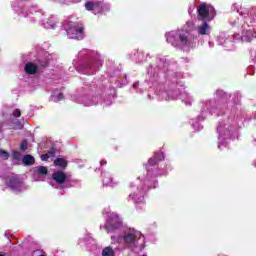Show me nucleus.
<instances>
[{"instance_id":"nucleus-1","label":"nucleus","mask_w":256,"mask_h":256,"mask_svg":"<svg viewBox=\"0 0 256 256\" xmlns=\"http://www.w3.org/2000/svg\"><path fill=\"white\" fill-rule=\"evenodd\" d=\"M137 235H138L137 231L135 230H131L124 233L123 235L124 244L127 245L128 247H131V245H135V243H137L138 241Z\"/></svg>"},{"instance_id":"nucleus-2","label":"nucleus","mask_w":256,"mask_h":256,"mask_svg":"<svg viewBox=\"0 0 256 256\" xmlns=\"http://www.w3.org/2000/svg\"><path fill=\"white\" fill-rule=\"evenodd\" d=\"M52 179L58 185H63L67 181V174L62 170H58L52 174Z\"/></svg>"},{"instance_id":"nucleus-3","label":"nucleus","mask_w":256,"mask_h":256,"mask_svg":"<svg viewBox=\"0 0 256 256\" xmlns=\"http://www.w3.org/2000/svg\"><path fill=\"white\" fill-rule=\"evenodd\" d=\"M116 221L110 222L106 224V230L109 233V231H117V229H121L123 227V222H121V219H119V216H115Z\"/></svg>"},{"instance_id":"nucleus-4","label":"nucleus","mask_w":256,"mask_h":256,"mask_svg":"<svg viewBox=\"0 0 256 256\" xmlns=\"http://www.w3.org/2000/svg\"><path fill=\"white\" fill-rule=\"evenodd\" d=\"M85 9L86 11H95V9L101 11V9H103V4L99 1H88L85 3Z\"/></svg>"},{"instance_id":"nucleus-5","label":"nucleus","mask_w":256,"mask_h":256,"mask_svg":"<svg viewBox=\"0 0 256 256\" xmlns=\"http://www.w3.org/2000/svg\"><path fill=\"white\" fill-rule=\"evenodd\" d=\"M24 71L27 75H35L36 73H39V68L34 63L28 62L24 67Z\"/></svg>"},{"instance_id":"nucleus-6","label":"nucleus","mask_w":256,"mask_h":256,"mask_svg":"<svg viewBox=\"0 0 256 256\" xmlns=\"http://www.w3.org/2000/svg\"><path fill=\"white\" fill-rule=\"evenodd\" d=\"M197 13L201 19H207V17H209V8H207L205 4H200Z\"/></svg>"},{"instance_id":"nucleus-7","label":"nucleus","mask_w":256,"mask_h":256,"mask_svg":"<svg viewBox=\"0 0 256 256\" xmlns=\"http://www.w3.org/2000/svg\"><path fill=\"white\" fill-rule=\"evenodd\" d=\"M7 185L10 189H19V187H21V180L19 177L13 176L9 179Z\"/></svg>"},{"instance_id":"nucleus-8","label":"nucleus","mask_w":256,"mask_h":256,"mask_svg":"<svg viewBox=\"0 0 256 256\" xmlns=\"http://www.w3.org/2000/svg\"><path fill=\"white\" fill-rule=\"evenodd\" d=\"M85 28L83 26L74 25L69 28L68 33H73L74 35H83Z\"/></svg>"},{"instance_id":"nucleus-9","label":"nucleus","mask_w":256,"mask_h":256,"mask_svg":"<svg viewBox=\"0 0 256 256\" xmlns=\"http://www.w3.org/2000/svg\"><path fill=\"white\" fill-rule=\"evenodd\" d=\"M22 163H24V165H26L27 167H31V165H35V157L27 154L23 157Z\"/></svg>"},{"instance_id":"nucleus-10","label":"nucleus","mask_w":256,"mask_h":256,"mask_svg":"<svg viewBox=\"0 0 256 256\" xmlns=\"http://www.w3.org/2000/svg\"><path fill=\"white\" fill-rule=\"evenodd\" d=\"M54 165L55 167H61V169H67V165H69V163L64 158H56L54 160Z\"/></svg>"},{"instance_id":"nucleus-11","label":"nucleus","mask_w":256,"mask_h":256,"mask_svg":"<svg viewBox=\"0 0 256 256\" xmlns=\"http://www.w3.org/2000/svg\"><path fill=\"white\" fill-rule=\"evenodd\" d=\"M197 31L199 35H207V31H209V24L207 22H203L202 25L197 27Z\"/></svg>"},{"instance_id":"nucleus-12","label":"nucleus","mask_w":256,"mask_h":256,"mask_svg":"<svg viewBox=\"0 0 256 256\" xmlns=\"http://www.w3.org/2000/svg\"><path fill=\"white\" fill-rule=\"evenodd\" d=\"M102 256H115V251L113 247L107 246L102 250Z\"/></svg>"},{"instance_id":"nucleus-13","label":"nucleus","mask_w":256,"mask_h":256,"mask_svg":"<svg viewBox=\"0 0 256 256\" xmlns=\"http://www.w3.org/2000/svg\"><path fill=\"white\" fill-rule=\"evenodd\" d=\"M179 41L181 45H187L189 43V36L185 33L179 34Z\"/></svg>"},{"instance_id":"nucleus-14","label":"nucleus","mask_w":256,"mask_h":256,"mask_svg":"<svg viewBox=\"0 0 256 256\" xmlns=\"http://www.w3.org/2000/svg\"><path fill=\"white\" fill-rule=\"evenodd\" d=\"M38 175H47L49 173V170L45 166H39L37 167Z\"/></svg>"},{"instance_id":"nucleus-15","label":"nucleus","mask_w":256,"mask_h":256,"mask_svg":"<svg viewBox=\"0 0 256 256\" xmlns=\"http://www.w3.org/2000/svg\"><path fill=\"white\" fill-rule=\"evenodd\" d=\"M29 147V143L27 140H23L20 144V151H27V148Z\"/></svg>"},{"instance_id":"nucleus-16","label":"nucleus","mask_w":256,"mask_h":256,"mask_svg":"<svg viewBox=\"0 0 256 256\" xmlns=\"http://www.w3.org/2000/svg\"><path fill=\"white\" fill-rule=\"evenodd\" d=\"M154 158L158 161H163V159H165V156L163 155V152H156Z\"/></svg>"},{"instance_id":"nucleus-17","label":"nucleus","mask_w":256,"mask_h":256,"mask_svg":"<svg viewBox=\"0 0 256 256\" xmlns=\"http://www.w3.org/2000/svg\"><path fill=\"white\" fill-rule=\"evenodd\" d=\"M159 161L157 160V158H155V156H153L152 158H150L148 160V165H150V167H155V164L158 163Z\"/></svg>"},{"instance_id":"nucleus-18","label":"nucleus","mask_w":256,"mask_h":256,"mask_svg":"<svg viewBox=\"0 0 256 256\" xmlns=\"http://www.w3.org/2000/svg\"><path fill=\"white\" fill-rule=\"evenodd\" d=\"M12 157L16 161H19L21 159V153L19 151H15V152L12 153Z\"/></svg>"},{"instance_id":"nucleus-19","label":"nucleus","mask_w":256,"mask_h":256,"mask_svg":"<svg viewBox=\"0 0 256 256\" xmlns=\"http://www.w3.org/2000/svg\"><path fill=\"white\" fill-rule=\"evenodd\" d=\"M0 155L3 157V159H9V152L5 150H0Z\"/></svg>"},{"instance_id":"nucleus-20","label":"nucleus","mask_w":256,"mask_h":256,"mask_svg":"<svg viewBox=\"0 0 256 256\" xmlns=\"http://www.w3.org/2000/svg\"><path fill=\"white\" fill-rule=\"evenodd\" d=\"M56 153L55 148H51L46 154L49 157V159H51V157H53Z\"/></svg>"},{"instance_id":"nucleus-21","label":"nucleus","mask_w":256,"mask_h":256,"mask_svg":"<svg viewBox=\"0 0 256 256\" xmlns=\"http://www.w3.org/2000/svg\"><path fill=\"white\" fill-rule=\"evenodd\" d=\"M33 255H36V256H47V254H45V251H43V250H36V251H34Z\"/></svg>"},{"instance_id":"nucleus-22","label":"nucleus","mask_w":256,"mask_h":256,"mask_svg":"<svg viewBox=\"0 0 256 256\" xmlns=\"http://www.w3.org/2000/svg\"><path fill=\"white\" fill-rule=\"evenodd\" d=\"M13 117H16V118L21 117V110L15 109V110L13 111Z\"/></svg>"},{"instance_id":"nucleus-23","label":"nucleus","mask_w":256,"mask_h":256,"mask_svg":"<svg viewBox=\"0 0 256 256\" xmlns=\"http://www.w3.org/2000/svg\"><path fill=\"white\" fill-rule=\"evenodd\" d=\"M48 159H49V156L47 155V153L41 155V161H48Z\"/></svg>"},{"instance_id":"nucleus-24","label":"nucleus","mask_w":256,"mask_h":256,"mask_svg":"<svg viewBox=\"0 0 256 256\" xmlns=\"http://www.w3.org/2000/svg\"><path fill=\"white\" fill-rule=\"evenodd\" d=\"M64 97L65 96L63 95V93H59L57 96V99H58V101H63Z\"/></svg>"},{"instance_id":"nucleus-25","label":"nucleus","mask_w":256,"mask_h":256,"mask_svg":"<svg viewBox=\"0 0 256 256\" xmlns=\"http://www.w3.org/2000/svg\"><path fill=\"white\" fill-rule=\"evenodd\" d=\"M100 165H101V166L107 165V161H106V160H101V161H100Z\"/></svg>"},{"instance_id":"nucleus-26","label":"nucleus","mask_w":256,"mask_h":256,"mask_svg":"<svg viewBox=\"0 0 256 256\" xmlns=\"http://www.w3.org/2000/svg\"><path fill=\"white\" fill-rule=\"evenodd\" d=\"M41 67H43V69H45V67H47V63L41 64Z\"/></svg>"},{"instance_id":"nucleus-27","label":"nucleus","mask_w":256,"mask_h":256,"mask_svg":"<svg viewBox=\"0 0 256 256\" xmlns=\"http://www.w3.org/2000/svg\"><path fill=\"white\" fill-rule=\"evenodd\" d=\"M0 256H5V255H3V254H0Z\"/></svg>"}]
</instances>
